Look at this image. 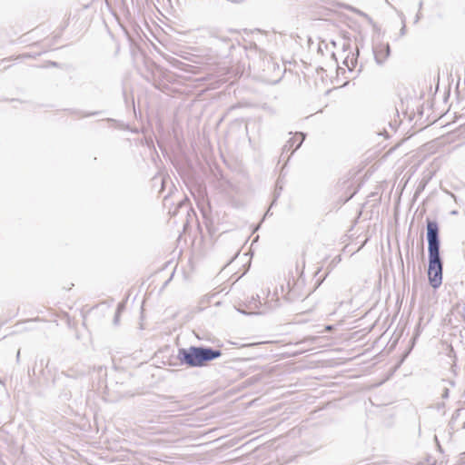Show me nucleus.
<instances>
[{"label":"nucleus","mask_w":465,"mask_h":465,"mask_svg":"<svg viewBox=\"0 0 465 465\" xmlns=\"http://www.w3.org/2000/svg\"><path fill=\"white\" fill-rule=\"evenodd\" d=\"M258 304H260V307L264 308V307L262 306V304H261V302H257V305H258Z\"/></svg>","instance_id":"bb28decb"},{"label":"nucleus","mask_w":465,"mask_h":465,"mask_svg":"<svg viewBox=\"0 0 465 465\" xmlns=\"http://www.w3.org/2000/svg\"><path fill=\"white\" fill-rule=\"evenodd\" d=\"M20 358V350L17 351V354H16V360L18 361Z\"/></svg>","instance_id":"b1692460"},{"label":"nucleus","mask_w":465,"mask_h":465,"mask_svg":"<svg viewBox=\"0 0 465 465\" xmlns=\"http://www.w3.org/2000/svg\"><path fill=\"white\" fill-rule=\"evenodd\" d=\"M408 322H397V325L391 335L390 342L391 343V347L395 346L399 340L401 339L402 332L406 327Z\"/></svg>","instance_id":"0eeeda50"},{"label":"nucleus","mask_w":465,"mask_h":465,"mask_svg":"<svg viewBox=\"0 0 465 465\" xmlns=\"http://www.w3.org/2000/svg\"><path fill=\"white\" fill-rule=\"evenodd\" d=\"M461 411V409H457L454 413L452 414L451 416V419H450V424H452L460 416V413Z\"/></svg>","instance_id":"f8f14e48"},{"label":"nucleus","mask_w":465,"mask_h":465,"mask_svg":"<svg viewBox=\"0 0 465 465\" xmlns=\"http://www.w3.org/2000/svg\"><path fill=\"white\" fill-rule=\"evenodd\" d=\"M266 341H259V342H252V343H249V344H241L240 346L241 347H245V346H254V345H257V344H262V343H265Z\"/></svg>","instance_id":"dca6fc26"},{"label":"nucleus","mask_w":465,"mask_h":465,"mask_svg":"<svg viewBox=\"0 0 465 465\" xmlns=\"http://www.w3.org/2000/svg\"><path fill=\"white\" fill-rule=\"evenodd\" d=\"M258 308V305H257V302L254 301L253 302H250L248 305H247V309L249 310V312H245V311H241L242 313L244 314H249V315H262L264 313V311L263 310H258V311H255V309Z\"/></svg>","instance_id":"6e6552de"},{"label":"nucleus","mask_w":465,"mask_h":465,"mask_svg":"<svg viewBox=\"0 0 465 465\" xmlns=\"http://www.w3.org/2000/svg\"><path fill=\"white\" fill-rule=\"evenodd\" d=\"M421 6H422V2L420 1V4H419L420 9L421 8Z\"/></svg>","instance_id":"a878e982"},{"label":"nucleus","mask_w":465,"mask_h":465,"mask_svg":"<svg viewBox=\"0 0 465 465\" xmlns=\"http://www.w3.org/2000/svg\"><path fill=\"white\" fill-rule=\"evenodd\" d=\"M445 407V403L444 402H440V403H438V410H440L441 408H444Z\"/></svg>","instance_id":"412c9836"},{"label":"nucleus","mask_w":465,"mask_h":465,"mask_svg":"<svg viewBox=\"0 0 465 465\" xmlns=\"http://www.w3.org/2000/svg\"><path fill=\"white\" fill-rule=\"evenodd\" d=\"M125 308V302H120L117 306V309L115 311V313H114V320H119V317H120V313L123 310H124Z\"/></svg>","instance_id":"9b49d317"},{"label":"nucleus","mask_w":465,"mask_h":465,"mask_svg":"<svg viewBox=\"0 0 465 465\" xmlns=\"http://www.w3.org/2000/svg\"><path fill=\"white\" fill-rule=\"evenodd\" d=\"M304 139L305 134L303 133H296L295 135L290 138L283 145L282 153L287 151H290L294 146V149L292 152V154L296 150H298L302 146Z\"/></svg>","instance_id":"20e7f679"},{"label":"nucleus","mask_w":465,"mask_h":465,"mask_svg":"<svg viewBox=\"0 0 465 465\" xmlns=\"http://www.w3.org/2000/svg\"><path fill=\"white\" fill-rule=\"evenodd\" d=\"M67 322L68 326L71 328V327H72V325H74L76 322H71V321H68V322Z\"/></svg>","instance_id":"4be33fe9"},{"label":"nucleus","mask_w":465,"mask_h":465,"mask_svg":"<svg viewBox=\"0 0 465 465\" xmlns=\"http://www.w3.org/2000/svg\"><path fill=\"white\" fill-rule=\"evenodd\" d=\"M429 267L428 277L431 287L434 289L440 286L442 282L443 263L440 258V250L428 251Z\"/></svg>","instance_id":"f03ea898"},{"label":"nucleus","mask_w":465,"mask_h":465,"mask_svg":"<svg viewBox=\"0 0 465 465\" xmlns=\"http://www.w3.org/2000/svg\"><path fill=\"white\" fill-rule=\"evenodd\" d=\"M391 54V48L389 44L381 45L374 50L375 60L377 64H381L389 57Z\"/></svg>","instance_id":"39448f33"},{"label":"nucleus","mask_w":465,"mask_h":465,"mask_svg":"<svg viewBox=\"0 0 465 465\" xmlns=\"http://www.w3.org/2000/svg\"><path fill=\"white\" fill-rule=\"evenodd\" d=\"M163 399L171 401L172 403H175L178 405L177 408L174 409V411H184L187 409L186 406L180 405L181 401L175 400L174 396H163Z\"/></svg>","instance_id":"9d476101"},{"label":"nucleus","mask_w":465,"mask_h":465,"mask_svg":"<svg viewBox=\"0 0 465 465\" xmlns=\"http://www.w3.org/2000/svg\"><path fill=\"white\" fill-rule=\"evenodd\" d=\"M435 441H436V443H437V445H438L439 450H440V451H442V448H441V446L440 445L439 440H438V439H437V437H436V436H435Z\"/></svg>","instance_id":"aec40b11"},{"label":"nucleus","mask_w":465,"mask_h":465,"mask_svg":"<svg viewBox=\"0 0 465 465\" xmlns=\"http://www.w3.org/2000/svg\"><path fill=\"white\" fill-rule=\"evenodd\" d=\"M442 381L448 383L451 387L455 386V381L452 380H442Z\"/></svg>","instance_id":"a211bd4d"},{"label":"nucleus","mask_w":465,"mask_h":465,"mask_svg":"<svg viewBox=\"0 0 465 465\" xmlns=\"http://www.w3.org/2000/svg\"><path fill=\"white\" fill-rule=\"evenodd\" d=\"M404 357L400 361V362L396 365L395 369L399 368L400 365L403 362Z\"/></svg>","instance_id":"5701e85b"},{"label":"nucleus","mask_w":465,"mask_h":465,"mask_svg":"<svg viewBox=\"0 0 465 465\" xmlns=\"http://www.w3.org/2000/svg\"><path fill=\"white\" fill-rule=\"evenodd\" d=\"M394 322H391V324L388 326V328L386 329V331L382 333L381 335V338L383 337H386L388 334H389V330L391 329V325L393 324Z\"/></svg>","instance_id":"2eb2a0df"},{"label":"nucleus","mask_w":465,"mask_h":465,"mask_svg":"<svg viewBox=\"0 0 465 465\" xmlns=\"http://www.w3.org/2000/svg\"><path fill=\"white\" fill-rule=\"evenodd\" d=\"M139 329H140V330L144 329V327H143V323H142V322H140V327H139Z\"/></svg>","instance_id":"393cba45"},{"label":"nucleus","mask_w":465,"mask_h":465,"mask_svg":"<svg viewBox=\"0 0 465 465\" xmlns=\"http://www.w3.org/2000/svg\"><path fill=\"white\" fill-rule=\"evenodd\" d=\"M421 322H418L417 324L415 325V328H414V332H413V335L411 339V347L414 345L416 340L418 339V337L420 336V333L421 331Z\"/></svg>","instance_id":"1a4fd4ad"},{"label":"nucleus","mask_w":465,"mask_h":465,"mask_svg":"<svg viewBox=\"0 0 465 465\" xmlns=\"http://www.w3.org/2000/svg\"><path fill=\"white\" fill-rule=\"evenodd\" d=\"M426 238L428 241V251L440 250V229L436 221L426 219Z\"/></svg>","instance_id":"7ed1b4c3"},{"label":"nucleus","mask_w":465,"mask_h":465,"mask_svg":"<svg viewBox=\"0 0 465 465\" xmlns=\"http://www.w3.org/2000/svg\"><path fill=\"white\" fill-rule=\"evenodd\" d=\"M258 304H260V307L264 308V307L262 306V304H261V302H257V305H258Z\"/></svg>","instance_id":"cd10ccee"},{"label":"nucleus","mask_w":465,"mask_h":465,"mask_svg":"<svg viewBox=\"0 0 465 465\" xmlns=\"http://www.w3.org/2000/svg\"><path fill=\"white\" fill-rule=\"evenodd\" d=\"M221 356V350L204 345H192L189 348H180L177 359L182 365L197 368L206 366L210 361Z\"/></svg>","instance_id":"f257e3e1"},{"label":"nucleus","mask_w":465,"mask_h":465,"mask_svg":"<svg viewBox=\"0 0 465 465\" xmlns=\"http://www.w3.org/2000/svg\"><path fill=\"white\" fill-rule=\"evenodd\" d=\"M82 325H83V326H85V321H83V322H82Z\"/></svg>","instance_id":"c85d7f7f"},{"label":"nucleus","mask_w":465,"mask_h":465,"mask_svg":"<svg viewBox=\"0 0 465 465\" xmlns=\"http://www.w3.org/2000/svg\"><path fill=\"white\" fill-rule=\"evenodd\" d=\"M214 297V294L213 295H204L199 302V304L197 306H194L193 308H192L190 310V312L184 315H183V317H186V318H193L196 316V312H200V311H203L206 306L207 304L210 303L211 302V299Z\"/></svg>","instance_id":"423d86ee"},{"label":"nucleus","mask_w":465,"mask_h":465,"mask_svg":"<svg viewBox=\"0 0 465 465\" xmlns=\"http://www.w3.org/2000/svg\"><path fill=\"white\" fill-rule=\"evenodd\" d=\"M421 17V14L420 12L419 11L418 14L416 15L415 16V19H414V24H417L419 22V20L420 19Z\"/></svg>","instance_id":"6ab92c4d"},{"label":"nucleus","mask_w":465,"mask_h":465,"mask_svg":"<svg viewBox=\"0 0 465 465\" xmlns=\"http://www.w3.org/2000/svg\"><path fill=\"white\" fill-rule=\"evenodd\" d=\"M449 396H450V390H449V388L444 387V389L442 390L441 398L448 399Z\"/></svg>","instance_id":"ddd939ff"},{"label":"nucleus","mask_w":465,"mask_h":465,"mask_svg":"<svg viewBox=\"0 0 465 465\" xmlns=\"http://www.w3.org/2000/svg\"><path fill=\"white\" fill-rule=\"evenodd\" d=\"M334 329H336V325H326V326L324 327V330H325L326 331H332V330H334Z\"/></svg>","instance_id":"f3484780"},{"label":"nucleus","mask_w":465,"mask_h":465,"mask_svg":"<svg viewBox=\"0 0 465 465\" xmlns=\"http://www.w3.org/2000/svg\"><path fill=\"white\" fill-rule=\"evenodd\" d=\"M463 428H465V422H464Z\"/></svg>","instance_id":"7c9ffc66"},{"label":"nucleus","mask_w":465,"mask_h":465,"mask_svg":"<svg viewBox=\"0 0 465 465\" xmlns=\"http://www.w3.org/2000/svg\"><path fill=\"white\" fill-rule=\"evenodd\" d=\"M401 22H402V27L401 28L400 33H401V35H404L406 33V25H405V17L404 16L401 18Z\"/></svg>","instance_id":"4468645a"},{"label":"nucleus","mask_w":465,"mask_h":465,"mask_svg":"<svg viewBox=\"0 0 465 465\" xmlns=\"http://www.w3.org/2000/svg\"><path fill=\"white\" fill-rule=\"evenodd\" d=\"M361 15H362L363 16H367L366 14H363L361 12H359Z\"/></svg>","instance_id":"c756f323"}]
</instances>
